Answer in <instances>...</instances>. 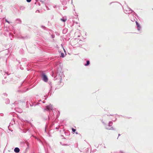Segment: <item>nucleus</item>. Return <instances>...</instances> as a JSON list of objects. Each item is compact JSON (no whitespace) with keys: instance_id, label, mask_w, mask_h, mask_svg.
Listing matches in <instances>:
<instances>
[{"instance_id":"1","label":"nucleus","mask_w":153,"mask_h":153,"mask_svg":"<svg viewBox=\"0 0 153 153\" xmlns=\"http://www.w3.org/2000/svg\"><path fill=\"white\" fill-rule=\"evenodd\" d=\"M52 105L51 104H50L48 106H46V108L45 109V110L50 111L52 110Z\"/></svg>"},{"instance_id":"2","label":"nucleus","mask_w":153,"mask_h":153,"mask_svg":"<svg viewBox=\"0 0 153 153\" xmlns=\"http://www.w3.org/2000/svg\"><path fill=\"white\" fill-rule=\"evenodd\" d=\"M113 123L112 122L110 121L109 122L108 126V127H106V128L108 129H113V128L112 127V125Z\"/></svg>"},{"instance_id":"3","label":"nucleus","mask_w":153,"mask_h":153,"mask_svg":"<svg viewBox=\"0 0 153 153\" xmlns=\"http://www.w3.org/2000/svg\"><path fill=\"white\" fill-rule=\"evenodd\" d=\"M42 76L44 81L47 82L48 81V78L44 74H42Z\"/></svg>"},{"instance_id":"4","label":"nucleus","mask_w":153,"mask_h":153,"mask_svg":"<svg viewBox=\"0 0 153 153\" xmlns=\"http://www.w3.org/2000/svg\"><path fill=\"white\" fill-rule=\"evenodd\" d=\"M136 23L137 27V30H140L141 29V27L137 21H136Z\"/></svg>"},{"instance_id":"5","label":"nucleus","mask_w":153,"mask_h":153,"mask_svg":"<svg viewBox=\"0 0 153 153\" xmlns=\"http://www.w3.org/2000/svg\"><path fill=\"white\" fill-rule=\"evenodd\" d=\"M14 151L16 153H18L19 152L20 149L16 147L14 149Z\"/></svg>"},{"instance_id":"6","label":"nucleus","mask_w":153,"mask_h":153,"mask_svg":"<svg viewBox=\"0 0 153 153\" xmlns=\"http://www.w3.org/2000/svg\"><path fill=\"white\" fill-rule=\"evenodd\" d=\"M61 20L64 22H65L67 20V18L66 17H62V18L61 19Z\"/></svg>"},{"instance_id":"7","label":"nucleus","mask_w":153,"mask_h":153,"mask_svg":"<svg viewBox=\"0 0 153 153\" xmlns=\"http://www.w3.org/2000/svg\"><path fill=\"white\" fill-rule=\"evenodd\" d=\"M90 64V62H89V61H87L86 62V64H85V65L86 66H88V65H89V64Z\"/></svg>"},{"instance_id":"8","label":"nucleus","mask_w":153,"mask_h":153,"mask_svg":"<svg viewBox=\"0 0 153 153\" xmlns=\"http://www.w3.org/2000/svg\"><path fill=\"white\" fill-rule=\"evenodd\" d=\"M72 129L73 131L74 132H75L76 131V129L73 128H72Z\"/></svg>"},{"instance_id":"9","label":"nucleus","mask_w":153,"mask_h":153,"mask_svg":"<svg viewBox=\"0 0 153 153\" xmlns=\"http://www.w3.org/2000/svg\"><path fill=\"white\" fill-rule=\"evenodd\" d=\"M31 0H26L27 2H30L31 1Z\"/></svg>"},{"instance_id":"10","label":"nucleus","mask_w":153,"mask_h":153,"mask_svg":"<svg viewBox=\"0 0 153 153\" xmlns=\"http://www.w3.org/2000/svg\"><path fill=\"white\" fill-rule=\"evenodd\" d=\"M61 55H62V57H64V54L63 53H62Z\"/></svg>"},{"instance_id":"11","label":"nucleus","mask_w":153,"mask_h":153,"mask_svg":"<svg viewBox=\"0 0 153 153\" xmlns=\"http://www.w3.org/2000/svg\"><path fill=\"white\" fill-rule=\"evenodd\" d=\"M5 21L6 22H7L9 24L10 23V22L8 21L7 19H6Z\"/></svg>"},{"instance_id":"12","label":"nucleus","mask_w":153,"mask_h":153,"mask_svg":"<svg viewBox=\"0 0 153 153\" xmlns=\"http://www.w3.org/2000/svg\"><path fill=\"white\" fill-rule=\"evenodd\" d=\"M120 134H119L118 136H120Z\"/></svg>"}]
</instances>
